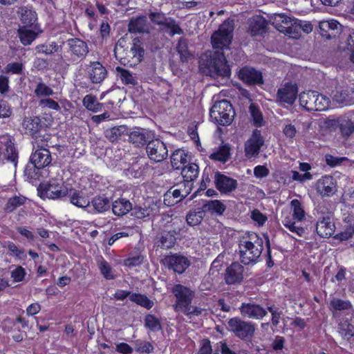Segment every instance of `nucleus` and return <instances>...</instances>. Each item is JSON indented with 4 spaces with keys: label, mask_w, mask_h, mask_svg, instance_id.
Listing matches in <instances>:
<instances>
[{
    "label": "nucleus",
    "mask_w": 354,
    "mask_h": 354,
    "mask_svg": "<svg viewBox=\"0 0 354 354\" xmlns=\"http://www.w3.org/2000/svg\"><path fill=\"white\" fill-rule=\"evenodd\" d=\"M200 66L206 75L212 77H229L231 75L230 66L223 50L206 53L201 57Z\"/></svg>",
    "instance_id": "nucleus-1"
},
{
    "label": "nucleus",
    "mask_w": 354,
    "mask_h": 354,
    "mask_svg": "<svg viewBox=\"0 0 354 354\" xmlns=\"http://www.w3.org/2000/svg\"><path fill=\"white\" fill-rule=\"evenodd\" d=\"M171 292L176 298V304L174 305L175 312H180L189 318L201 315L202 308L192 306L195 297L194 291L182 284H176L171 288Z\"/></svg>",
    "instance_id": "nucleus-2"
},
{
    "label": "nucleus",
    "mask_w": 354,
    "mask_h": 354,
    "mask_svg": "<svg viewBox=\"0 0 354 354\" xmlns=\"http://www.w3.org/2000/svg\"><path fill=\"white\" fill-rule=\"evenodd\" d=\"M248 237L250 241L239 245L241 262L245 265L256 263L263 249V241L257 234H250Z\"/></svg>",
    "instance_id": "nucleus-3"
},
{
    "label": "nucleus",
    "mask_w": 354,
    "mask_h": 354,
    "mask_svg": "<svg viewBox=\"0 0 354 354\" xmlns=\"http://www.w3.org/2000/svg\"><path fill=\"white\" fill-rule=\"evenodd\" d=\"M22 127L25 134L31 136L37 142H45L50 139V134L46 133L48 125L38 116L25 117Z\"/></svg>",
    "instance_id": "nucleus-4"
},
{
    "label": "nucleus",
    "mask_w": 354,
    "mask_h": 354,
    "mask_svg": "<svg viewBox=\"0 0 354 354\" xmlns=\"http://www.w3.org/2000/svg\"><path fill=\"white\" fill-rule=\"evenodd\" d=\"M235 111L232 104L227 100L216 102L209 111L212 120L217 125L228 126L234 118Z\"/></svg>",
    "instance_id": "nucleus-5"
},
{
    "label": "nucleus",
    "mask_w": 354,
    "mask_h": 354,
    "mask_svg": "<svg viewBox=\"0 0 354 354\" xmlns=\"http://www.w3.org/2000/svg\"><path fill=\"white\" fill-rule=\"evenodd\" d=\"M324 124L330 131L339 130L340 137L348 140L354 133V119L350 113L340 115L334 118H326Z\"/></svg>",
    "instance_id": "nucleus-6"
},
{
    "label": "nucleus",
    "mask_w": 354,
    "mask_h": 354,
    "mask_svg": "<svg viewBox=\"0 0 354 354\" xmlns=\"http://www.w3.org/2000/svg\"><path fill=\"white\" fill-rule=\"evenodd\" d=\"M234 22L230 18L225 20L211 37V43L214 49L223 50L232 43Z\"/></svg>",
    "instance_id": "nucleus-7"
},
{
    "label": "nucleus",
    "mask_w": 354,
    "mask_h": 354,
    "mask_svg": "<svg viewBox=\"0 0 354 354\" xmlns=\"http://www.w3.org/2000/svg\"><path fill=\"white\" fill-rule=\"evenodd\" d=\"M300 105L308 111H322L328 109L330 99L317 91L302 92L299 95Z\"/></svg>",
    "instance_id": "nucleus-8"
},
{
    "label": "nucleus",
    "mask_w": 354,
    "mask_h": 354,
    "mask_svg": "<svg viewBox=\"0 0 354 354\" xmlns=\"http://www.w3.org/2000/svg\"><path fill=\"white\" fill-rule=\"evenodd\" d=\"M227 330L234 336L244 341H250L255 331V326L251 322H245L239 317H233L227 322Z\"/></svg>",
    "instance_id": "nucleus-9"
},
{
    "label": "nucleus",
    "mask_w": 354,
    "mask_h": 354,
    "mask_svg": "<svg viewBox=\"0 0 354 354\" xmlns=\"http://www.w3.org/2000/svg\"><path fill=\"white\" fill-rule=\"evenodd\" d=\"M39 196L42 198L51 199H60L67 196L68 194V188L63 184L55 182L41 183L37 187Z\"/></svg>",
    "instance_id": "nucleus-10"
},
{
    "label": "nucleus",
    "mask_w": 354,
    "mask_h": 354,
    "mask_svg": "<svg viewBox=\"0 0 354 354\" xmlns=\"http://www.w3.org/2000/svg\"><path fill=\"white\" fill-rule=\"evenodd\" d=\"M145 149L149 158L156 162H162L168 156V149L166 144L156 137L147 145Z\"/></svg>",
    "instance_id": "nucleus-11"
},
{
    "label": "nucleus",
    "mask_w": 354,
    "mask_h": 354,
    "mask_svg": "<svg viewBox=\"0 0 354 354\" xmlns=\"http://www.w3.org/2000/svg\"><path fill=\"white\" fill-rule=\"evenodd\" d=\"M129 141L135 147L147 146L156 137L154 131L148 129L135 127L129 130Z\"/></svg>",
    "instance_id": "nucleus-12"
},
{
    "label": "nucleus",
    "mask_w": 354,
    "mask_h": 354,
    "mask_svg": "<svg viewBox=\"0 0 354 354\" xmlns=\"http://www.w3.org/2000/svg\"><path fill=\"white\" fill-rule=\"evenodd\" d=\"M63 44L67 46L73 60H83L89 52L87 43L80 38H70Z\"/></svg>",
    "instance_id": "nucleus-13"
},
{
    "label": "nucleus",
    "mask_w": 354,
    "mask_h": 354,
    "mask_svg": "<svg viewBox=\"0 0 354 354\" xmlns=\"http://www.w3.org/2000/svg\"><path fill=\"white\" fill-rule=\"evenodd\" d=\"M164 264L178 274H183L191 265V261L185 256L180 254H171L163 259Z\"/></svg>",
    "instance_id": "nucleus-14"
},
{
    "label": "nucleus",
    "mask_w": 354,
    "mask_h": 354,
    "mask_svg": "<svg viewBox=\"0 0 354 354\" xmlns=\"http://www.w3.org/2000/svg\"><path fill=\"white\" fill-rule=\"evenodd\" d=\"M238 77L248 86L261 85L264 82L262 73L248 66H243L239 69Z\"/></svg>",
    "instance_id": "nucleus-15"
},
{
    "label": "nucleus",
    "mask_w": 354,
    "mask_h": 354,
    "mask_svg": "<svg viewBox=\"0 0 354 354\" xmlns=\"http://www.w3.org/2000/svg\"><path fill=\"white\" fill-rule=\"evenodd\" d=\"M297 84L287 82L282 88L277 90L276 101L281 104H286L288 106H292L297 99Z\"/></svg>",
    "instance_id": "nucleus-16"
},
{
    "label": "nucleus",
    "mask_w": 354,
    "mask_h": 354,
    "mask_svg": "<svg viewBox=\"0 0 354 354\" xmlns=\"http://www.w3.org/2000/svg\"><path fill=\"white\" fill-rule=\"evenodd\" d=\"M264 145V139L259 130L255 129L245 143V156L248 158L257 157Z\"/></svg>",
    "instance_id": "nucleus-17"
},
{
    "label": "nucleus",
    "mask_w": 354,
    "mask_h": 354,
    "mask_svg": "<svg viewBox=\"0 0 354 354\" xmlns=\"http://www.w3.org/2000/svg\"><path fill=\"white\" fill-rule=\"evenodd\" d=\"M216 188L221 193L228 194L234 191L238 186L237 180L227 176L219 171L215 174Z\"/></svg>",
    "instance_id": "nucleus-18"
},
{
    "label": "nucleus",
    "mask_w": 354,
    "mask_h": 354,
    "mask_svg": "<svg viewBox=\"0 0 354 354\" xmlns=\"http://www.w3.org/2000/svg\"><path fill=\"white\" fill-rule=\"evenodd\" d=\"M130 53L132 54L133 63H130V60H127L126 58H121V64L132 66L141 63L144 59L145 50L142 46L140 37H137L133 39Z\"/></svg>",
    "instance_id": "nucleus-19"
},
{
    "label": "nucleus",
    "mask_w": 354,
    "mask_h": 354,
    "mask_svg": "<svg viewBox=\"0 0 354 354\" xmlns=\"http://www.w3.org/2000/svg\"><path fill=\"white\" fill-rule=\"evenodd\" d=\"M244 268L237 262L232 263L225 270V282L227 285L241 283L243 279Z\"/></svg>",
    "instance_id": "nucleus-20"
},
{
    "label": "nucleus",
    "mask_w": 354,
    "mask_h": 354,
    "mask_svg": "<svg viewBox=\"0 0 354 354\" xmlns=\"http://www.w3.org/2000/svg\"><path fill=\"white\" fill-rule=\"evenodd\" d=\"M316 190L322 196H332L337 192L336 181L331 176H323L317 181Z\"/></svg>",
    "instance_id": "nucleus-21"
},
{
    "label": "nucleus",
    "mask_w": 354,
    "mask_h": 354,
    "mask_svg": "<svg viewBox=\"0 0 354 354\" xmlns=\"http://www.w3.org/2000/svg\"><path fill=\"white\" fill-rule=\"evenodd\" d=\"M241 314L250 319H261L267 315V311L254 302L243 303L239 307Z\"/></svg>",
    "instance_id": "nucleus-22"
},
{
    "label": "nucleus",
    "mask_w": 354,
    "mask_h": 354,
    "mask_svg": "<svg viewBox=\"0 0 354 354\" xmlns=\"http://www.w3.org/2000/svg\"><path fill=\"white\" fill-rule=\"evenodd\" d=\"M333 217H319L316 222V232L322 238H329L335 232Z\"/></svg>",
    "instance_id": "nucleus-23"
},
{
    "label": "nucleus",
    "mask_w": 354,
    "mask_h": 354,
    "mask_svg": "<svg viewBox=\"0 0 354 354\" xmlns=\"http://www.w3.org/2000/svg\"><path fill=\"white\" fill-rule=\"evenodd\" d=\"M341 27V24L336 20L323 21L319 24V33L322 37L330 39L340 32Z\"/></svg>",
    "instance_id": "nucleus-24"
},
{
    "label": "nucleus",
    "mask_w": 354,
    "mask_h": 354,
    "mask_svg": "<svg viewBox=\"0 0 354 354\" xmlns=\"http://www.w3.org/2000/svg\"><path fill=\"white\" fill-rule=\"evenodd\" d=\"M17 13L21 23L24 25L23 27H33L36 29L38 26L37 14L32 7L21 6L19 8Z\"/></svg>",
    "instance_id": "nucleus-25"
},
{
    "label": "nucleus",
    "mask_w": 354,
    "mask_h": 354,
    "mask_svg": "<svg viewBox=\"0 0 354 354\" xmlns=\"http://www.w3.org/2000/svg\"><path fill=\"white\" fill-rule=\"evenodd\" d=\"M128 31L134 34H149L150 31L147 16L141 15L131 18L128 24Z\"/></svg>",
    "instance_id": "nucleus-26"
},
{
    "label": "nucleus",
    "mask_w": 354,
    "mask_h": 354,
    "mask_svg": "<svg viewBox=\"0 0 354 354\" xmlns=\"http://www.w3.org/2000/svg\"><path fill=\"white\" fill-rule=\"evenodd\" d=\"M90 209H87L89 213H104L109 211L111 206V201L104 195H98L90 201Z\"/></svg>",
    "instance_id": "nucleus-27"
},
{
    "label": "nucleus",
    "mask_w": 354,
    "mask_h": 354,
    "mask_svg": "<svg viewBox=\"0 0 354 354\" xmlns=\"http://www.w3.org/2000/svg\"><path fill=\"white\" fill-rule=\"evenodd\" d=\"M30 161L41 169L48 166L51 161V153L48 149L41 147L32 153Z\"/></svg>",
    "instance_id": "nucleus-28"
},
{
    "label": "nucleus",
    "mask_w": 354,
    "mask_h": 354,
    "mask_svg": "<svg viewBox=\"0 0 354 354\" xmlns=\"http://www.w3.org/2000/svg\"><path fill=\"white\" fill-rule=\"evenodd\" d=\"M0 145L1 148H5V154L7 156V159L16 166L17 164L18 153L14 143L11 140L10 136L7 134L0 136Z\"/></svg>",
    "instance_id": "nucleus-29"
},
{
    "label": "nucleus",
    "mask_w": 354,
    "mask_h": 354,
    "mask_svg": "<svg viewBox=\"0 0 354 354\" xmlns=\"http://www.w3.org/2000/svg\"><path fill=\"white\" fill-rule=\"evenodd\" d=\"M268 22L261 16H256L249 20L248 32L251 36L263 35L267 31Z\"/></svg>",
    "instance_id": "nucleus-30"
},
{
    "label": "nucleus",
    "mask_w": 354,
    "mask_h": 354,
    "mask_svg": "<svg viewBox=\"0 0 354 354\" xmlns=\"http://www.w3.org/2000/svg\"><path fill=\"white\" fill-rule=\"evenodd\" d=\"M179 233L180 229L178 230H172L169 231H162L158 237V247L163 249H170L173 248L176 243L177 239L176 236L179 234Z\"/></svg>",
    "instance_id": "nucleus-31"
},
{
    "label": "nucleus",
    "mask_w": 354,
    "mask_h": 354,
    "mask_svg": "<svg viewBox=\"0 0 354 354\" xmlns=\"http://www.w3.org/2000/svg\"><path fill=\"white\" fill-rule=\"evenodd\" d=\"M351 92L354 93V89H344L342 87L339 86L336 87L335 89L333 91L331 97L333 101L338 104H342L346 106L350 105L354 102L353 97L351 95Z\"/></svg>",
    "instance_id": "nucleus-32"
},
{
    "label": "nucleus",
    "mask_w": 354,
    "mask_h": 354,
    "mask_svg": "<svg viewBox=\"0 0 354 354\" xmlns=\"http://www.w3.org/2000/svg\"><path fill=\"white\" fill-rule=\"evenodd\" d=\"M91 70L88 72V76L92 83H101L106 77L107 71L106 68L98 62L91 64Z\"/></svg>",
    "instance_id": "nucleus-33"
},
{
    "label": "nucleus",
    "mask_w": 354,
    "mask_h": 354,
    "mask_svg": "<svg viewBox=\"0 0 354 354\" xmlns=\"http://www.w3.org/2000/svg\"><path fill=\"white\" fill-rule=\"evenodd\" d=\"M113 213L118 216H122L127 214L131 209L132 204L126 198H118L113 202H111Z\"/></svg>",
    "instance_id": "nucleus-34"
},
{
    "label": "nucleus",
    "mask_w": 354,
    "mask_h": 354,
    "mask_svg": "<svg viewBox=\"0 0 354 354\" xmlns=\"http://www.w3.org/2000/svg\"><path fill=\"white\" fill-rule=\"evenodd\" d=\"M330 310L333 316H335L337 311H354L351 303L348 300H343L333 297L329 304Z\"/></svg>",
    "instance_id": "nucleus-35"
},
{
    "label": "nucleus",
    "mask_w": 354,
    "mask_h": 354,
    "mask_svg": "<svg viewBox=\"0 0 354 354\" xmlns=\"http://www.w3.org/2000/svg\"><path fill=\"white\" fill-rule=\"evenodd\" d=\"M68 196L69 201L73 205L87 209L91 207L89 199L81 195L77 190L70 189Z\"/></svg>",
    "instance_id": "nucleus-36"
},
{
    "label": "nucleus",
    "mask_w": 354,
    "mask_h": 354,
    "mask_svg": "<svg viewBox=\"0 0 354 354\" xmlns=\"http://www.w3.org/2000/svg\"><path fill=\"white\" fill-rule=\"evenodd\" d=\"M129 129L125 125L114 127L105 131L106 138L111 142L117 141L122 135H127Z\"/></svg>",
    "instance_id": "nucleus-37"
},
{
    "label": "nucleus",
    "mask_w": 354,
    "mask_h": 354,
    "mask_svg": "<svg viewBox=\"0 0 354 354\" xmlns=\"http://www.w3.org/2000/svg\"><path fill=\"white\" fill-rule=\"evenodd\" d=\"M230 158V147L228 144L220 146L217 151L211 153L209 158L213 160L226 162Z\"/></svg>",
    "instance_id": "nucleus-38"
},
{
    "label": "nucleus",
    "mask_w": 354,
    "mask_h": 354,
    "mask_svg": "<svg viewBox=\"0 0 354 354\" xmlns=\"http://www.w3.org/2000/svg\"><path fill=\"white\" fill-rule=\"evenodd\" d=\"M206 212H215L216 214L222 215L226 209V206L218 200L205 201L202 207Z\"/></svg>",
    "instance_id": "nucleus-39"
},
{
    "label": "nucleus",
    "mask_w": 354,
    "mask_h": 354,
    "mask_svg": "<svg viewBox=\"0 0 354 354\" xmlns=\"http://www.w3.org/2000/svg\"><path fill=\"white\" fill-rule=\"evenodd\" d=\"M19 38L22 44L28 46L37 37L38 33L34 30H29L27 27H19L17 30Z\"/></svg>",
    "instance_id": "nucleus-40"
},
{
    "label": "nucleus",
    "mask_w": 354,
    "mask_h": 354,
    "mask_svg": "<svg viewBox=\"0 0 354 354\" xmlns=\"http://www.w3.org/2000/svg\"><path fill=\"white\" fill-rule=\"evenodd\" d=\"M176 50L180 55V61L187 62L192 57V54L188 49V41L184 37H180L178 40Z\"/></svg>",
    "instance_id": "nucleus-41"
},
{
    "label": "nucleus",
    "mask_w": 354,
    "mask_h": 354,
    "mask_svg": "<svg viewBox=\"0 0 354 354\" xmlns=\"http://www.w3.org/2000/svg\"><path fill=\"white\" fill-rule=\"evenodd\" d=\"M249 113L254 126L256 127H261L264 125L262 112L257 104H250L249 106Z\"/></svg>",
    "instance_id": "nucleus-42"
},
{
    "label": "nucleus",
    "mask_w": 354,
    "mask_h": 354,
    "mask_svg": "<svg viewBox=\"0 0 354 354\" xmlns=\"http://www.w3.org/2000/svg\"><path fill=\"white\" fill-rule=\"evenodd\" d=\"M115 71L118 73V77H120L124 84L136 86L138 84L136 77L129 71L120 66H117Z\"/></svg>",
    "instance_id": "nucleus-43"
},
{
    "label": "nucleus",
    "mask_w": 354,
    "mask_h": 354,
    "mask_svg": "<svg viewBox=\"0 0 354 354\" xmlns=\"http://www.w3.org/2000/svg\"><path fill=\"white\" fill-rule=\"evenodd\" d=\"M165 28H167L169 30V35L171 37H173L175 35H183L184 33L183 30L180 27L176 21L172 17H169L165 24L163 25L162 28H160V30L166 32L167 30Z\"/></svg>",
    "instance_id": "nucleus-44"
},
{
    "label": "nucleus",
    "mask_w": 354,
    "mask_h": 354,
    "mask_svg": "<svg viewBox=\"0 0 354 354\" xmlns=\"http://www.w3.org/2000/svg\"><path fill=\"white\" fill-rule=\"evenodd\" d=\"M181 174L188 183L194 181L198 175V166L191 163L183 167Z\"/></svg>",
    "instance_id": "nucleus-45"
},
{
    "label": "nucleus",
    "mask_w": 354,
    "mask_h": 354,
    "mask_svg": "<svg viewBox=\"0 0 354 354\" xmlns=\"http://www.w3.org/2000/svg\"><path fill=\"white\" fill-rule=\"evenodd\" d=\"M337 330L344 339L350 340L354 336V326L347 320L338 324Z\"/></svg>",
    "instance_id": "nucleus-46"
},
{
    "label": "nucleus",
    "mask_w": 354,
    "mask_h": 354,
    "mask_svg": "<svg viewBox=\"0 0 354 354\" xmlns=\"http://www.w3.org/2000/svg\"><path fill=\"white\" fill-rule=\"evenodd\" d=\"M83 105L93 112H98L102 111L103 104L97 102L95 96L92 95H86L83 100Z\"/></svg>",
    "instance_id": "nucleus-47"
},
{
    "label": "nucleus",
    "mask_w": 354,
    "mask_h": 354,
    "mask_svg": "<svg viewBox=\"0 0 354 354\" xmlns=\"http://www.w3.org/2000/svg\"><path fill=\"white\" fill-rule=\"evenodd\" d=\"M130 301L148 310L151 309L154 304L153 301L149 299L145 295L140 293H133L131 295Z\"/></svg>",
    "instance_id": "nucleus-48"
},
{
    "label": "nucleus",
    "mask_w": 354,
    "mask_h": 354,
    "mask_svg": "<svg viewBox=\"0 0 354 354\" xmlns=\"http://www.w3.org/2000/svg\"><path fill=\"white\" fill-rule=\"evenodd\" d=\"M187 155L185 151L181 149L175 150L171 156V164L172 167L175 169H179V165H178L179 162L183 165L187 163Z\"/></svg>",
    "instance_id": "nucleus-49"
},
{
    "label": "nucleus",
    "mask_w": 354,
    "mask_h": 354,
    "mask_svg": "<svg viewBox=\"0 0 354 354\" xmlns=\"http://www.w3.org/2000/svg\"><path fill=\"white\" fill-rule=\"evenodd\" d=\"M143 261L144 256L138 250L129 254L128 258L124 261V265L129 268L136 267L140 266Z\"/></svg>",
    "instance_id": "nucleus-50"
},
{
    "label": "nucleus",
    "mask_w": 354,
    "mask_h": 354,
    "mask_svg": "<svg viewBox=\"0 0 354 354\" xmlns=\"http://www.w3.org/2000/svg\"><path fill=\"white\" fill-rule=\"evenodd\" d=\"M205 211L201 209H198L197 212H189L186 216V221L189 225L195 226L199 225L203 221L205 216Z\"/></svg>",
    "instance_id": "nucleus-51"
},
{
    "label": "nucleus",
    "mask_w": 354,
    "mask_h": 354,
    "mask_svg": "<svg viewBox=\"0 0 354 354\" xmlns=\"http://www.w3.org/2000/svg\"><path fill=\"white\" fill-rule=\"evenodd\" d=\"M61 46H59L56 42H52L49 44H39L35 47V51L39 54H45L46 55H52L59 51Z\"/></svg>",
    "instance_id": "nucleus-52"
},
{
    "label": "nucleus",
    "mask_w": 354,
    "mask_h": 354,
    "mask_svg": "<svg viewBox=\"0 0 354 354\" xmlns=\"http://www.w3.org/2000/svg\"><path fill=\"white\" fill-rule=\"evenodd\" d=\"M145 326L153 332H157L162 330L160 320L151 314H147L145 317Z\"/></svg>",
    "instance_id": "nucleus-53"
},
{
    "label": "nucleus",
    "mask_w": 354,
    "mask_h": 354,
    "mask_svg": "<svg viewBox=\"0 0 354 354\" xmlns=\"http://www.w3.org/2000/svg\"><path fill=\"white\" fill-rule=\"evenodd\" d=\"M135 350L136 352L149 354L153 353L154 347L149 342L137 339L135 341Z\"/></svg>",
    "instance_id": "nucleus-54"
},
{
    "label": "nucleus",
    "mask_w": 354,
    "mask_h": 354,
    "mask_svg": "<svg viewBox=\"0 0 354 354\" xmlns=\"http://www.w3.org/2000/svg\"><path fill=\"white\" fill-rule=\"evenodd\" d=\"M40 169H41V168L38 167L37 165L29 161L25 168L24 175L30 180H36L39 178L40 176Z\"/></svg>",
    "instance_id": "nucleus-55"
},
{
    "label": "nucleus",
    "mask_w": 354,
    "mask_h": 354,
    "mask_svg": "<svg viewBox=\"0 0 354 354\" xmlns=\"http://www.w3.org/2000/svg\"><path fill=\"white\" fill-rule=\"evenodd\" d=\"M290 204L293 209V218L298 221H302L305 216V212L301 207V202L297 199H294L290 202Z\"/></svg>",
    "instance_id": "nucleus-56"
},
{
    "label": "nucleus",
    "mask_w": 354,
    "mask_h": 354,
    "mask_svg": "<svg viewBox=\"0 0 354 354\" xmlns=\"http://www.w3.org/2000/svg\"><path fill=\"white\" fill-rule=\"evenodd\" d=\"M150 21L158 26H163L169 17L162 12H150L148 15Z\"/></svg>",
    "instance_id": "nucleus-57"
},
{
    "label": "nucleus",
    "mask_w": 354,
    "mask_h": 354,
    "mask_svg": "<svg viewBox=\"0 0 354 354\" xmlns=\"http://www.w3.org/2000/svg\"><path fill=\"white\" fill-rule=\"evenodd\" d=\"M99 269L106 279H113L115 278L111 267L102 257H101V261L99 262Z\"/></svg>",
    "instance_id": "nucleus-58"
},
{
    "label": "nucleus",
    "mask_w": 354,
    "mask_h": 354,
    "mask_svg": "<svg viewBox=\"0 0 354 354\" xmlns=\"http://www.w3.org/2000/svg\"><path fill=\"white\" fill-rule=\"evenodd\" d=\"M26 198L23 196H16L10 198L6 205V209L8 212H12L17 207L24 205L26 201Z\"/></svg>",
    "instance_id": "nucleus-59"
},
{
    "label": "nucleus",
    "mask_w": 354,
    "mask_h": 354,
    "mask_svg": "<svg viewBox=\"0 0 354 354\" xmlns=\"http://www.w3.org/2000/svg\"><path fill=\"white\" fill-rule=\"evenodd\" d=\"M131 215L138 219H142L145 217L149 216L151 210L147 207H141L136 206L132 207Z\"/></svg>",
    "instance_id": "nucleus-60"
},
{
    "label": "nucleus",
    "mask_w": 354,
    "mask_h": 354,
    "mask_svg": "<svg viewBox=\"0 0 354 354\" xmlns=\"http://www.w3.org/2000/svg\"><path fill=\"white\" fill-rule=\"evenodd\" d=\"M24 68V65L20 62H12L7 64L3 73H12V74H21Z\"/></svg>",
    "instance_id": "nucleus-61"
},
{
    "label": "nucleus",
    "mask_w": 354,
    "mask_h": 354,
    "mask_svg": "<svg viewBox=\"0 0 354 354\" xmlns=\"http://www.w3.org/2000/svg\"><path fill=\"white\" fill-rule=\"evenodd\" d=\"M35 93L37 97L50 96L53 95V91L51 88L46 86L44 83L39 82L35 90Z\"/></svg>",
    "instance_id": "nucleus-62"
},
{
    "label": "nucleus",
    "mask_w": 354,
    "mask_h": 354,
    "mask_svg": "<svg viewBox=\"0 0 354 354\" xmlns=\"http://www.w3.org/2000/svg\"><path fill=\"white\" fill-rule=\"evenodd\" d=\"M211 179L209 178V174L206 170H205L203 174L202 180L201 181L199 188L192 195L190 199H193L199 194V192L206 189Z\"/></svg>",
    "instance_id": "nucleus-63"
},
{
    "label": "nucleus",
    "mask_w": 354,
    "mask_h": 354,
    "mask_svg": "<svg viewBox=\"0 0 354 354\" xmlns=\"http://www.w3.org/2000/svg\"><path fill=\"white\" fill-rule=\"evenodd\" d=\"M237 354L235 351H232L225 342H220L216 344V347L214 348V354Z\"/></svg>",
    "instance_id": "nucleus-64"
}]
</instances>
